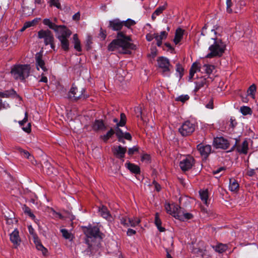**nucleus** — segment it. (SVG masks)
Masks as SVG:
<instances>
[{
    "instance_id": "23",
    "label": "nucleus",
    "mask_w": 258,
    "mask_h": 258,
    "mask_svg": "<svg viewBox=\"0 0 258 258\" xmlns=\"http://www.w3.org/2000/svg\"><path fill=\"white\" fill-rule=\"evenodd\" d=\"M92 128L95 131H104L106 126L102 120H95L92 124Z\"/></svg>"
},
{
    "instance_id": "61",
    "label": "nucleus",
    "mask_w": 258,
    "mask_h": 258,
    "mask_svg": "<svg viewBox=\"0 0 258 258\" xmlns=\"http://www.w3.org/2000/svg\"><path fill=\"white\" fill-rule=\"evenodd\" d=\"M35 24V20H33L32 21H29L27 22L24 24V25L25 26V28H29L32 26H33Z\"/></svg>"
},
{
    "instance_id": "25",
    "label": "nucleus",
    "mask_w": 258,
    "mask_h": 258,
    "mask_svg": "<svg viewBox=\"0 0 258 258\" xmlns=\"http://www.w3.org/2000/svg\"><path fill=\"white\" fill-rule=\"evenodd\" d=\"M99 212H100V214L102 217L108 221L111 220V216L109 213V211L106 207L102 206L101 208H99Z\"/></svg>"
},
{
    "instance_id": "19",
    "label": "nucleus",
    "mask_w": 258,
    "mask_h": 258,
    "mask_svg": "<svg viewBox=\"0 0 258 258\" xmlns=\"http://www.w3.org/2000/svg\"><path fill=\"white\" fill-rule=\"evenodd\" d=\"M85 242L87 245V248L82 251V252L86 255L91 256L92 251L95 246H98V243L90 242L88 239H85Z\"/></svg>"
},
{
    "instance_id": "59",
    "label": "nucleus",
    "mask_w": 258,
    "mask_h": 258,
    "mask_svg": "<svg viewBox=\"0 0 258 258\" xmlns=\"http://www.w3.org/2000/svg\"><path fill=\"white\" fill-rule=\"evenodd\" d=\"M51 5L56 7L57 8H59L60 5L59 3L58 0H51Z\"/></svg>"
},
{
    "instance_id": "4",
    "label": "nucleus",
    "mask_w": 258,
    "mask_h": 258,
    "mask_svg": "<svg viewBox=\"0 0 258 258\" xmlns=\"http://www.w3.org/2000/svg\"><path fill=\"white\" fill-rule=\"evenodd\" d=\"M184 199L185 198H179V201L180 206H174L172 212L174 217L182 221L191 219L193 217V215L191 214L185 212L183 209L181 207L182 205V202L184 200Z\"/></svg>"
},
{
    "instance_id": "14",
    "label": "nucleus",
    "mask_w": 258,
    "mask_h": 258,
    "mask_svg": "<svg viewBox=\"0 0 258 258\" xmlns=\"http://www.w3.org/2000/svg\"><path fill=\"white\" fill-rule=\"evenodd\" d=\"M214 144L216 148L227 149L229 147L230 143L223 137H217L214 139Z\"/></svg>"
},
{
    "instance_id": "39",
    "label": "nucleus",
    "mask_w": 258,
    "mask_h": 258,
    "mask_svg": "<svg viewBox=\"0 0 258 258\" xmlns=\"http://www.w3.org/2000/svg\"><path fill=\"white\" fill-rule=\"evenodd\" d=\"M240 112L243 115H246L252 114L251 108L248 106H243L240 107Z\"/></svg>"
},
{
    "instance_id": "16",
    "label": "nucleus",
    "mask_w": 258,
    "mask_h": 258,
    "mask_svg": "<svg viewBox=\"0 0 258 258\" xmlns=\"http://www.w3.org/2000/svg\"><path fill=\"white\" fill-rule=\"evenodd\" d=\"M197 149L201 156L207 158L211 153L212 148L210 145L200 144L197 146Z\"/></svg>"
},
{
    "instance_id": "51",
    "label": "nucleus",
    "mask_w": 258,
    "mask_h": 258,
    "mask_svg": "<svg viewBox=\"0 0 258 258\" xmlns=\"http://www.w3.org/2000/svg\"><path fill=\"white\" fill-rule=\"evenodd\" d=\"M232 4L231 0H226L227 12L229 13H231L232 12V10L231 8Z\"/></svg>"
},
{
    "instance_id": "9",
    "label": "nucleus",
    "mask_w": 258,
    "mask_h": 258,
    "mask_svg": "<svg viewBox=\"0 0 258 258\" xmlns=\"http://www.w3.org/2000/svg\"><path fill=\"white\" fill-rule=\"evenodd\" d=\"M195 124L190 121H185L179 128L178 131L183 137L189 136L195 130Z\"/></svg>"
},
{
    "instance_id": "37",
    "label": "nucleus",
    "mask_w": 258,
    "mask_h": 258,
    "mask_svg": "<svg viewBox=\"0 0 258 258\" xmlns=\"http://www.w3.org/2000/svg\"><path fill=\"white\" fill-rule=\"evenodd\" d=\"M115 134L114 131L111 128L110 130L106 133V134L101 136V138L104 142H107L108 140L111 138Z\"/></svg>"
},
{
    "instance_id": "45",
    "label": "nucleus",
    "mask_w": 258,
    "mask_h": 258,
    "mask_svg": "<svg viewBox=\"0 0 258 258\" xmlns=\"http://www.w3.org/2000/svg\"><path fill=\"white\" fill-rule=\"evenodd\" d=\"M189 99V96L188 95H181L176 98L175 100L177 101H180L182 103L185 102L186 101Z\"/></svg>"
},
{
    "instance_id": "44",
    "label": "nucleus",
    "mask_w": 258,
    "mask_h": 258,
    "mask_svg": "<svg viewBox=\"0 0 258 258\" xmlns=\"http://www.w3.org/2000/svg\"><path fill=\"white\" fill-rule=\"evenodd\" d=\"M167 3H165L163 6L159 7L154 12V14L156 16L160 15L164 10H165L167 7Z\"/></svg>"
},
{
    "instance_id": "42",
    "label": "nucleus",
    "mask_w": 258,
    "mask_h": 258,
    "mask_svg": "<svg viewBox=\"0 0 258 258\" xmlns=\"http://www.w3.org/2000/svg\"><path fill=\"white\" fill-rule=\"evenodd\" d=\"M126 118L125 114L124 113H121L120 114V119L119 123L116 124V126H123L126 123Z\"/></svg>"
},
{
    "instance_id": "53",
    "label": "nucleus",
    "mask_w": 258,
    "mask_h": 258,
    "mask_svg": "<svg viewBox=\"0 0 258 258\" xmlns=\"http://www.w3.org/2000/svg\"><path fill=\"white\" fill-rule=\"evenodd\" d=\"M150 160V155H149L148 154H144L141 157V161L142 162H145L146 163H148L149 162Z\"/></svg>"
},
{
    "instance_id": "10",
    "label": "nucleus",
    "mask_w": 258,
    "mask_h": 258,
    "mask_svg": "<svg viewBox=\"0 0 258 258\" xmlns=\"http://www.w3.org/2000/svg\"><path fill=\"white\" fill-rule=\"evenodd\" d=\"M195 161L193 157L187 155L180 161L179 167L182 171H188L194 165Z\"/></svg>"
},
{
    "instance_id": "38",
    "label": "nucleus",
    "mask_w": 258,
    "mask_h": 258,
    "mask_svg": "<svg viewBox=\"0 0 258 258\" xmlns=\"http://www.w3.org/2000/svg\"><path fill=\"white\" fill-rule=\"evenodd\" d=\"M16 94V92L12 89L10 91H6L4 92H0V97L3 98H8L10 96L15 95Z\"/></svg>"
},
{
    "instance_id": "7",
    "label": "nucleus",
    "mask_w": 258,
    "mask_h": 258,
    "mask_svg": "<svg viewBox=\"0 0 258 258\" xmlns=\"http://www.w3.org/2000/svg\"><path fill=\"white\" fill-rule=\"evenodd\" d=\"M86 89L85 88H81L79 89L74 85H73L69 92V97L75 101L79 99H85L88 97V95L85 94Z\"/></svg>"
},
{
    "instance_id": "62",
    "label": "nucleus",
    "mask_w": 258,
    "mask_h": 258,
    "mask_svg": "<svg viewBox=\"0 0 258 258\" xmlns=\"http://www.w3.org/2000/svg\"><path fill=\"white\" fill-rule=\"evenodd\" d=\"M99 36L101 38H102L103 39H105L106 36V31H104L102 28H101L100 29V32L99 33Z\"/></svg>"
},
{
    "instance_id": "13",
    "label": "nucleus",
    "mask_w": 258,
    "mask_h": 258,
    "mask_svg": "<svg viewBox=\"0 0 258 258\" xmlns=\"http://www.w3.org/2000/svg\"><path fill=\"white\" fill-rule=\"evenodd\" d=\"M42 53L41 52H37L35 54L36 66L37 70H39L40 68L44 73H48V69L45 64L44 60L42 59Z\"/></svg>"
},
{
    "instance_id": "54",
    "label": "nucleus",
    "mask_w": 258,
    "mask_h": 258,
    "mask_svg": "<svg viewBox=\"0 0 258 258\" xmlns=\"http://www.w3.org/2000/svg\"><path fill=\"white\" fill-rule=\"evenodd\" d=\"M138 148L137 147L134 146L133 148H131L128 149V154L130 155H132L135 152H138Z\"/></svg>"
},
{
    "instance_id": "26",
    "label": "nucleus",
    "mask_w": 258,
    "mask_h": 258,
    "mask_svg": "<svg viewBox=\"0 0 258 258\" xmlns=\"http://www.w3.org/2000/svg\"><path fill=\"white\" fill-rule=\"evenodd\" d=\"M125 167L132 173L139 174L140 173V168L139 166L130 162L125 164Z\"/></svg>"
},
{
    "instance_id": "55",
    "label": "nucleus",
    "mask_w": 258,
    "mask_h": 258,
    "mask_svg": "<svg viewBox=\"0 0 258 258\" xmlns=\"http://www.w3.org/2000/svg\"><path fill=\"white\" fill-rule=\"evenodd\" d=\"M73 43H74V48L78 51H81L82 49L81 47L80 41L74 42Z\"/></svg>"
},
{
    "instance_id": "52",
    "label": "nucleus",
    "mask_w": 258,
    "mask_h": 258,
    "mask_svg": "<svg viewBox=\"0 0 258 258\" xmlns=\"http://www.w3.org/2000/svg\"><path fill=\"white\" fill-rule=\"evenodd\" d=\"M28 121V113L27 112L25 113V117L22 120L19 121V123L21 126L23 127L24 124Z\"/></svg>"
},
{
    "instance_id": "49",
    "label": "nucleus",
    "mask_w": 258,
    "mask_h": 258,
    "mask_svg": "<svg viewBox=\"0 0 258 258\" xmlns=\"http://www.w3.org/2000/svg\"><path fill=\"white\" fill-rule=\"evenodd\" d=\"M119 126H116V127L115 128V130H116L115 134L118 139L123 138L124 134L122 131V130L119 128Z\"/></svg>"
},
{
    "instance_id": "35",
    "label": "nucleus",
    "mask_w": 258,
    "mask_h": 258,
    "mask_svg": "<svg viewBox=\"0 0 258 258\" xmlns=\"http://www.w3.org/2000/svg\"><path fill=\"white\" fill-rule=\"evenodd\" d=\"M256 87L254 84H252L249 86L247 90V94L252 99L255 98V93L256 92Z\"/></svg>"
},
{
    "instance_id": "57",
    "label": "nucleus",
    "mask_w": 258,
    "mask_h": 258,
    "mask_svg": "<svg viewBox=\"0 0 258 258\" xmlns=\"http://www.w3.org/2000/svg\"><path fill=\"white\" fill-rule=\"evenodd\" d=\"M47 74V73H44L43 72L41 74V78L39 80L40 82H43V83H47L48 81L47 78L45 76H44L45 75Z\"/></svg>"
},
{
    "instance_id": "24",
    "label": "nucleus",
    "mask_w": 258,
    "mask_h": 258,
    "mask_svg": "<svg viewBox=\"0 0 258 258\" xmlns=\"http://www.w3.org/2000/svg\"><path fill=\"white\" fill-rule=\"evenodd\" d=\"M43 168L45 169L46 174L48 175H52L56 173V170L48 161H45L43 165Z\"/></svg>"
},
{
    "instance_id": "30",
    "label": "nucleus",
    "mask_w": 258,
    "mask_h": 258,
    "mask_svg": "<svg viewBox=\"0 0 258 258\" xmlns=\"http://www.w3.org/2000/svg\"><path fill=\"white\" fill-rule=\"evenodd\" d=\"M213 248L216 251L219 253H223L228 249V245L225 244L219 243L216 246H213Z\"/></svg>"
},
{
    "instance_id": "64",
    "label": "nucleus",
    "mask_w": 258,
    "mask_h": 258,
    "mask_svg": "<svg viewBox=\"0 0 258 258\" xmlns=\"http://www.w3.org/2000/svg\"><path fill=\"white\" fill-rule=\"evenodd\" d=\"M136 233V231L132 229H128L127 231V235L129 236H131Z\"/></svg>"
},
{
    "instance_id": "11",
    "label": "nucleus",
    "mask_w": 258,
    "mask_h": 258,
    "mask_svg": "<svg viewBox=\"0 0 258 258\" xmlns=\"http://www.w3.org/2000/svg\"><path fill=\"white\" fill-rule=\"evenodd\" d=\"M38 38L43 39L45 45H49L54 40L52 33L49 30H41L38 32Z\"/></svg>"
},
{
    "instance_id": "48",
    "label": "nucleus",
    "mask_w": 258,
    "mask_h": 258,
    "mask_svg": "<svg viewBox=\"0 0 258 258\" xmlns=\"http://www.w3.org/2000/svg\"><path fill=\"white\" fill-rule=\"evenodd\" d=\"M123 24V26L126 27L127 28H129L131 26L135 24V22L134 20L128 19L125 21H122Z\"/></svg>"
},
{
    "instance_id": "2",
    "label": "nucleus",
    "mask_w": 258,
    "mask_h": 258,
    "mask_svg": "<svg viewBox=\"0 0 258 258\" xmlns=\"http://www.w3.org/2000/svg\"><path fill=\"white\" fill-rule=\"evenodd\" d=\"M214 42L209 47L210 52L207 54L206 58H212L214 57H220L224 53L226 50V44L221 39L218 38H213Z\"/></svg>"
},
{
    "instance_id": "40",
    "label": "nucleus",
    "mask_w": 258,
    "mask_h": 258,
    "mask_svg": "<svg viewBox=\"0 0 258 258\" xmlns=\"http://www.w3.org/2000/svg\"><path fill=\"white\" fill-rule=\"evenodd\" d=\"M140 220L137 218L133 220L130 218L127 222V227H135L136 226L138 225L140 223Z\"/></svg>"
},
{
    "instance_id": "5",
    "label": "nucleus",
    "mask_w": 258,
    "mask_h": 258,
    "mask_svg": "<svg viewBox=\"0 0 258 258\" xmlns=\"http://www.w3.org/2000/svg\"><path fill=\"white\" fill-rule=\"evenodd\" d=\"M84 232L86 236L85 239H88L90 242L96 243L95 239L97 238H102V233L98 226L89 225L84 227Z\"/></svg>"
},
{
    "instance_id": "3",
    "label": "nucleus",
    "mask_w": 258,
    "mask_h": 258,
    "mask_svg": "<svg viewBox=\"0 0 258 258\" xmlns=\"http://www.w3.org/2000/svg\"><path fill=\"white\" fill-rule=\"evenodd\" d=\"M30 67L28 64H18L14 66L11 73L15 80L24 81L29 76Z\"/></svg>"
},
{
    "instance_id": "56",
    "label": "nucleus",
    "mask_w": 258,
    "mask_h": 258,
    "mask_svg": "<svg viewBox=\"0 0 258 258\" xmlns=\"http://www.w3.org/2000/svg\"><path fill=\"white\" fill-rule=\"evenodd\" d=\"M22 130L25 132L26 133H29L31 132V124L30 123H28L26 127H22Z\"/></svg>"
},
{
    "instance_id": "50",
    "label": "nucleus",
    "mask_w": 258,
    "mask_h": 258,
    "mask_svg": "<svg viewBox=\"0 0 258 258\" xmlns=\"http://www.w3.org/2000/svg\"><path fill=\"white\" fill-rule=\"evenodd\" d=\"M129 219L130 218L127 217L126 216L121 217L120 218L121 224L124 225V226L127 227V222Z\"/></svg>"
},
{
    "instance_id": "12",
    "label": "nucleus",
    "mask_w": 258,
    "mask_h": 258,
    "mask_svg": "<svg viewBox=\"0 0 258 258\" xmlns=\"http://www.w3.org/2000/svg\"><path fill=\"white\" fill-rule=\"evenodd\" d=\"M239 140L237 139H235V143L232 146L231 151H233L235 148H236L237 151L239 154H243L246 155L247 154L248 150V142L247 140H244L241 145L237 146V144L238 143Z\"/></svg>"
},
{
    "instance_id": "6",
    "label": "nucleus",
    "mask_w": 258,
    "mask_h": 258,
    "mask_svg": "<svg viewBox=\"0 0 258 258\" xmlns=\"http://www.w3.org/2000/svg\"><path fill=\"white\" fill-rule=\"evenodd\" d=\"M157 63L162 75L169 77L173 70V66L170 63L169 60L165 57L160 56L157 59Z\"/></svg>"
},
{
    "instance_id": "34",
    "label": "nucleus",
    "mask_w": 258,
    "mask_h": 258,
    "mask_svg": "<svg viewBox=\"0 0 258 258\" xmlns=\"http://www.w3.org/2000/svg\"><path fill=\"white\" fill-rule=\"evenodd\" d=\"M155 224L156 226H157L158 229L160 232H163L165 231V228L161 226L162 222H161V220L159 218L158 213L156 214L155 219Z\"/></svg>"
},
{
    "instance_id": "1",
    "label": "nucleus",
    "mask_w": 258,
    "mask_h": 258,
    "mask_svg": "<svg viewBox=\"0 0 258 258\" xmlns=\"http://www.w3.org/2000/svg\"><path fill=\"white\" fill-rule=\"evenodd\" d=\"M130 36L126 35L123 32H118L115 39L108 45L109 51H116L123 54H130L131 50L136 49V45L131 42Z\"/></svg>"
},
{
    "instance_id": "22",
    "label": "nucleus",
    "mask_w": 258,
    "mask_h": 258,
    "mask_svg": "<svg viewBox=\"0 0 258 258\" xmlns=\"http://www.w3.org/2000/svg\"><path fill=\"white\" fill-rule=\"evenodd\" d=\"M167 32L165 31H161L159 34L158 33H154V38L157 41V45L160 47L162 43V40L166 39L167 36Z\"/></svg>"
},
{
    "instance_id": "20",
    "label": "nucleus",
    "mask_w": 258,
    "mask_h": 258,
    "mask_svg": "<svg viewBox=\"0 0 258 258\" xmlns=\"http://www.w3.org/2000/svg\"><path fill=\"white\" fill-rule=\"evenodd\" d=\"M114 154L118 158H123L126 152V147H123L119 145L114 147L113 150Z\"/></svg>"
},
{
    "instance_id": "8",
    "label": "nucleus",
    "mask_w": 258,
    "mask_h": 258,
    "mask_svg": "<svg viewBox=\"0 0 258 258\" xmlns=\"http://www.w3.org/2000/svg\"><path fill=\"white\" fill-rule=\"evenodd\" d=\"M28 231L33 238L34 242L35 244L37 250L41 251L44 255H46L48 252L47 248H46L41 243L40 240L38 238L37 234L35 232V230L30 225L28 227Z\"/></svg>"
},
{
    "instance_id": "27",
    "label": "nucleus",
    "mask_w": 258,
    "mask_h": 258,
    "mask_svg": "<svg viewBox=\"0 0 258 258\" xmlns=\"http://www.w3.org/2000/svg\"><path fill=\"white\" fill-rule=\"evenodd\" d=\"M239 185L238 182L234 178L229 179V189L231 191L236 192L239 189Z\"/></svg>"
},
{
    "instance_id": "60",
    "label": "nucleus",
    "mask_w": 258,
    "mask_h": 258,
    "mask_svg": "<svg viewBox=\"0 0 258 258\" xmlns=\"http://www.w3.org/2000/svg\"><path fill=\"white\" fill-rule=\"evenodd\" d=\"M208 28H211V25L209 23L205 24V26L203 27L201 34L203 35H205V30H206Z\"/></svg>"
},
{
    "instance_id": "41",
    "label": "nucleus",
    "mask_w": 258,
    "mask_h": 258,
    "mask_svg": "<svg viewBox=\"0 0 258 258\" xmlns=\"http://www.w3.org/2000/svg\"><path fill=\"white\" fill-rule=\"evenodd\" d=\"M207 79L205 77H202L199 79L198 81L195 82L196 85L202 88L207 84Z\"/></svg>"
},
{
    "instance_id": "15",
    "label": "nucleus",
    "mask_w": 258,
    "mask_h": 258,
    "mask_svg": "<svg viewBox=\"0 0 258 258\" xmlns=\"http://www.w3.org/2000/svg\"><path fill=\"white\" fill-rule=\"evenodd\" d=\"M123 22L118 19H113L109 21L108 27L113 31H120L123 27Z\"/></svg>"
},
{
    "instance_id": "58",
    "label": "nucleus",
    "mask_w": 258,
    "mask_h": 258,
    "mask_svg": "<svg viewBox=\"0 0 258 258\" xmlns=\"http://www.w3.org/2000/svg\"><path fill=\"white\" fill-rule=\"evenodd\" d=\"M206 107L208 109L213 108V99L212 98L210 99L208 103L206 105Z\"/></svg>"
},
{
    "instance_id": "32",
    "label": "nucleus",
    "mask_w": 258,
    "mask_h": 258,
    "mask_svg": "<svg viewBox=\"0 0 258 258\" xmlns=\"http://www.w3.org/2000/svg\"><path fill=\"white\" fill-rule=\"evenodd\" d=\"M200 196L202 201L206 205H208V190H200Z\"/></svg>"
},
{
    "instance_id": "36",
    "label": "nucleus",
    "mask_w": 258,
    "mask_h": 258,
    "mask_svg": "<svg viewBox=\"0 0 258 258\" xmlns=\"http://www.w3.org/2000/svg\"><path fill=\"white\" fill-rule=\"evenodd\" d=\"M17 149L21 155L24 157L28 159H33V156L27 151L24 150L20 147L18 148Z\"/></svg>"
},
{
    "instance_id": "31",
    "label": "nucleus",
    "mask_w": 258,
    "mask_h": 258,
    "mask_svg": "<svg viewBox=\"0 0 258 258\" xmlns=\"http://www.w3.org/2000/svg\"><path fill=\"white\" fill-rule=\"evenodd\" d=\"M43 23L45 25L48 26L49 28L53 30L55 32L58 31L57 29L58 25L53 23L49 19H44Z\"/></svg>"
},
{
    "instance_id": "17",
    "label": "nucleus",
    "mask_w": 258,
    "mask_h": 258,
    "mask_svg": "<svg viewBox=\"0 0 258 258\" xmlns=\"http://www.w3.org/2000/svg\"><path fill=\"white\" fill-rule=\"evenodd\" d=\"M57 29L58 31L57 32L58 33V35L57 36V38H60L62 37L63 38H69L72 34L71 30L64 25H58Z\"/></svg>"
},
{
    "instance_id": "18",
    "label": "nucleus",
    "mask_w": 258,
    "mask_h": 258,
    "mask_svg": "<svg viewBox=\"0 0 258 258\" xmlns=\"http://www.w3.org/2000/svg\"><path fill=\"white\" fill-rule=\"evenodd\" d=\"M10 240L15 247H17L21 243V238L19 232L17 229H15L10 235Z\"/></svg>"
},
{
    "instance_id": "33",
    "label": "nucleus",
    "mask_w": 258,
    "mask_h": 258,
    "mask_svg": "<svg viewBox=\"0 0 258 258\" xmlns=\"http://www.w3.org/2000/svg\"><path fill=\"white\" fill-rule=\"evenodd\" d=\"M202 69L204 72L208 75H210L215 70V66L212 64H205L203 66Z\"/></svg>"
},
{
    "instance_id": "28",
    "label": "nucleus",
    "mask_w": 258,
    "mask_h": 258,
    "mask_svg": "<svg viewBox=\"0 0 258 258\" xmlns=\"http://www.w3.org/2000/svg\"><path fill=\"white\" fill-rule=\"evenodd\" d=\"M183 30L181 28H178L175 32L174 38L173 41L176 45L179 43L183 38Z\"/></svg>"
},
{
    "instance_id": "43",
    "label": "nucleus",
    "mask_w": 258,
    "mask_h": 258,
    "mask_svg": "<svg viewBox=\"0 0 258 258\" xmlns=\"http://www.w3.org/2000/svg\"><path fill=\"white\" fill-rule=\"evenodd\" d=\"M23 210L24 211V212L29 215V217H30L32 219H34L35 216V215L32 213L31 210L30 208L28 207H27L26 205H24L23 207Z\"/></svg>"
},
{
    "instance_id": "29",
    "label": "nucleus",
    "mask_w": 258,
    "mask_h": 258,
    "mask_svg": "<svg viewBox=\"0 0 258 258\" xmlns=\"http://www.w3.org/2000/svg\"><path fill=\"white\" fill-rule=\"evenodd\" d=\"M60 41L61 47L62 49L64 51H68L69 49V42L68 38H63L62 37L60 38H57Z\"/></svg>"
},
{
    "instance_id": "63",
    "label": "nucleus",
    "mask_w": 258,
    "mask_h": 258,
    "mask_svg": "<svg viewBox=\"0 0 258 258\" xmlns=\"http://www.w3.org/2000/svg\"><path fill=\"white\" fill-rule=\"evenodd\" d=\"M123 138L126 139L128 141H131L132 137L131 135L129 133H125L124 134Z\"/></svg>"
},
{
    "instance_id": "47",
    "label": "nucleus",
    "mask_w": 258,
    "mask_h": 258,
    "mask_svg": "<svg viewBox=\"0 0 258 258\" xmlns=\"http://www.w3.org/2000/svg\"><path fill=\"white\" fill-rule=\"evenodd\" d=\"M183 70L182 66L179 63H177L176 65V71L179 73L180 78L183 76Z\"/></svg>"
},
{
    "instance_id": "46",
    "label": "nucleus",
    "mask_w": 258,
    "mask_h": 258,
    "mask_svg": "<svg viewBox=\"0 0 258 258\" xmlns=\"http://www.w3.org/2000/svg\"><path fill=\"white\" fill-rule=\"evenodd\" d=\"M60 231L64 238L67 239H72L71 234L67 229H62Z\"/></svg>"
},
{
    "instance_id": "21",
    "label": "nucleus",
    "mask_w": 258,
    "mask_h": 258,
    "mask_svg": "<svg viewBox=\"0 0 258 258\" xmlns=\"http://www.w3.org/2000/svg\"><path fill=\"white\" fill-rule=\"evenodd\" d=\"M201 64L198 61L192 63L189 70V80H191L195 73L201 71Z\"/></svg>"
}]
</instances>
